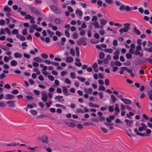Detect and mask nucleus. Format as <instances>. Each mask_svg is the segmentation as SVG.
<instances>
[{
  "mask_svg": "<svg viewBox=\"0 0 152 152\" xmlns=\"http://www.w3.org/2000/svg\"><path fill=\"white\" fill-rule=\"evenodd\" d=\"M19 145V143L18 142H12L11 143L7 144L8 146H17Z\"/></svg>",
  "mask_w": 152,
  "mask_h": 152,
  "instance_id": "22",
  "label": "nucleus"
},
{
  "mask_svg": "<svg viewBox=\"0 0 152 152\" xmlns=\"http://www.w3.org/2000/svg\"><path fill=\"white\" fill-rule=\"evenodd\" d=\"M108 110L110 112H112L114 111L113 107L109 106L108 107Z\"/></svg>",
  "mask_w": 152,
  "mask_h": 152,
  "instance_id": "60",
  "label": "nucleus"
},
{
  "mask_svg": "<svg viewBox=\"0 0 152 152\" xmlns=\"http://www.w3.org/2000/svg\"><path fill=\"white\" fill-rule=\"evenodd\" d=\"M30 113L33 115H35L37 114V112L34 110H31Z\"/></svg>",
  "mask_w": 152,
  "mask_h": 152,
  "instance_id": "41",
  "label": "nucleus"
},
{
  "mask_svg": "<svg viewBox=\"0 0 152 152\" xmlns=\"http://www.w3.org/2000/svg\"><path fill=\"white\" fill-rule=\"evenodd\" d=\"M125 10L127 11H129L132 10V8H130L129 6H127L126 7L125 6Z\"/></svg>",
  "mask_w": 152,
  "mask_h": 152,
  "instance_id": "37",
  "label": "nucleus"
},
{
  "mask_svg": "<svg viewBox=\"0 0 152 152\" xmlns=\"http://www.w3.org/2000/svg\"><path fill=\"white\" fill-rule=\"evenodd\" d=\"M47 95H48V97L49 99H50L52 98L53 96L52 93L50 92L48 93Z\"/></svg>",
  "mask_w": 152,
  "mask_h": 152,
  "instance_id": "49",
  "label": "nucleus"
},
{
  "mask_svg": "<svg viewBox=\"0 0 152 152\" xmlns=\"http://www.w3.org/2000/svg\"><path fill=\"white\" fill-rule=\"evenodd\" d=\"M148 94L149 95V99L152 101V89L149 91Z\"/></svg>",
  "mask_w": 152,
  "mask_h": 152,
  "instance_id": "35",
  "label": "nucleus"
},
{
  "mask_svg": "<svg viewBox=\"0 0 152 152\" xmlns=\"http://www.w3.org/2000/svg\"><path fill=\"white\" fill-rule=\"evenodd\" d=\"M134 31L135 34L137 35H140V31L136 27H134Z\"/></svg>",
  "mask_w": 152,
  "mask_h": 152,
  "instance_id": "21",
  "label": "nucleus"
},
{
  "mask_svg": "<svg viewBox=\"0 0 152 152\" xmlns=\"http://www.w3.org/2000/svg\"><path fill=\"white\" fill-rule=\"evenodd\" d=\"M111 98L112 99L113 103H114L116 101L117 98L113 95H111Z\"/></svg>",
  "mask_w": 152,
  "mask_h": 152,
  "instance_id": "27",
  "label": "nucleus"
},
{
  "mask_svg": "<svg viewBox=\"0 0 152 152\" xmlns=\"http://www.w3.org/2000/svg\"><path fill=\"white\" fill-rule=\"evenodd\" d=\"M27 28H25L22 31V34L23 35H26L27 34Z\"/></svg>",
  "mask_w": 152,
  "mask_h": 152,
  "instance_id": "50",
  "label": "nucleus"
},
{
  "mask_svg": "<svg viewBox=\"0 0 152 152\" xmlns=\"http://www.w3.org/2000/svg\"><path fill=\"white\" fill-rule=\"evenodd\" d=\"M50 7L51 9L56 14H61V11L55 5H52Z\"/></svg>",
  "mask_w": 152,
  "mask_h": 152,
  "instance_id": "3",
  "label": "nucleus"
},
{
  "mask_svg": "<svg viewBox=\"0 0 152 152\" xmlns=\"http://www.w3.org/2000/svg\"><path fill=\"white\" fill-rule=\"evenodd\" d=\"M121 100L125 103L127 104H130L132 103L131 101L128 99H121Z\"/></svg>",
  "mask_w": 152,
  "mask_h": 152,
  "instance_id": "9",
  "label": "nucleus"
},
{
  "mask_svg": "<svg viewBox=\"0 0 152 152\" xmlns=\"http://www.w3.org/2000/svg\"><path fill=\"white\" fill-rule=\"evenodd\" d=\"M73 60V58L71 57H68L66 59V61L67 63H70Z\"/></svg>",
  "mask_w": 152,
  "mask_h": 152,
  "instance_id": "17",
  "label": "nucleus"
},
{
  "mask_svg": "<svg viewBox=\"0 0 152 152\" xmlns=\"http://www.w3.org/2000/svg\"><path fill=\"white\" fill-rule=\"evenodd\" d=\"M65 124L67 126L70 127H74L76 125L74 123H70L67 122H66Z\"/></svg>",
  "mask_w": 152,
  "mask_h": 152,
  "instance_id": "11",
  "label": "nucleus"
},
{
  "mask_svg": "<svg viewBox=\"0 0 152 152\" xmlns=\"http://www.w3.org/2000/svg\"><path fill=\"white\" fill-rule=\"evenodd\" d=\"M11 93L12 94H17L18 93V91L17 90H14L12 91Z\"/></svg>",
  "mask_w": 152,
  "mask_h": 152,
  "instance_id": "51",
  "label": "nucleus"
},
{
  "mask_svg": "<svg viewBox=\"0 0 152 152\" xmlns=\"http://www.w3.org/2000/svg\"><path fill=\"white\" fill-rule=\"evenodd\" d=\"M41 140L43 142L46 143H48L49 142L48 137L45 134L42 135L41 139Z\"/></svg>",
  "mask_w": 152,
  "mask_h": 152,
  "instance_id": "5",
  "label": "nucleus"
},
{
  "mask_svg": "<svg viewBox=\"0 0 152 152\" xmlns=\"http://www.w3.org/2000/svg\"><path fill=\"white\" fill-rule=\"evenodd\" d=\"M18 63L17 61L15 60H12L10 62V64L12 66H15L17 65Z\"/></svg>",
  "mask_w": 152,
  "mask_h": 152,
  "instance_id": "19",
  "label": "nucleus"
},
{
  "mask_svg": "<svg viewBox=\"0 0 152 152\" xmlns=\"http://www.w3.org/2000/svg\"><path fill=\"white\" fill-rule=\"evenodd\" d=\"M55 22L57 24H63V21L59 18H56L54 20Z\"/></svg>",
  "mask_w": 152,
  "mask_h": 152,
  "instance_id": "10",
  "label": "nucleus"
},
{
  "mask_svg": "<svg viewBox=\"0 0 152 152\" xmlns=\"http://www.w3.org/2000/svg\"><path fill=\"white\" fill-rule=\"evenodd\" d=\"M72 36L73 38L75 39L77 38L78 37V34L77 33H73Z\"/></svg>",
  "mask_w": 152,
  "mask_h": 152,
  "instance_id": "48",
  "label": "nucleus"
},
{
  "mask_svg": "<svg viewBox=\"0 0 152 152\" xmlns=\"http://www.w3.org/2000/svg\"><path fill=\"white\" fill-rule=\"evenodd\" d=\"M119 73L121 75L124 73V70H127V68L125 67H121L119 68Z\"/></svg>",
  "mask_w": 152,
  "mask_h": 152,
  "instance_id": "12",
  "label": "nucleus"
},
{
  "mask_svg": "<svg viewBox=\"0 0 152 152\" xmlns=\"http://www.w3.org/2000/svg\"><path fill=\"white\" fill-rule=\"evenodd\" d=\"M97 4L99 6H101L102 4V1L101 0H98L97 1Z\"/></svg>",
  "mask_w": 152,
  "mask_h": 152,
  "instance_id": "61",
  "label": "nucleus"
},
{
  "mask_svg": "<svg viewBox=\"0 0 152 152\" xmlns=\"http://www.w3.org/2000/svg\"><path fill=\"white\" fill-rule=\"evenodd\" d=\"M76 14L78 15L79 16H81L82 15V11L79 10H77L76 11Z\"/></svg>",
  "mask_w": 152,
  "mask_h": 152,
  "instance_id": "30",
  "label": "nucleus"
},
{
  "mask_svg": "<svg viewBox=\"0 0 152 152\" xmlns=\"http://www.w3.org/2000/svg\"><path fill=\"white\" fill-rule=\"evenodd\" d=\"M125 122L126 123V125L130 126L133 123V121L132 120L126 119L125 120Z\"/></svg>",
  "mask_w": 152,
  "mask_h": 152,
  "instance_id": "13",
  "label": "nucleus"
},
{
  "mask_svg": "<svg viewBox=\"0 0 152 152\" xmlns=\"http://www.w3.org/2000/svg\"><path fill=\"white\" fill-rule=\"evenodd\" d=\"M145 50L147 51L152 53V47H150L148 49V48H145Z\"/></svg>",
  "mask_w": 152,
  "mask_h": 152,
  "instance_id": "42",
  "label": "nucleus"
},
{
  "mask_svg": "<svg viewBox=\"0 0 152 152\" xmlns=\"http://www.w3.org/2000/svg\"><path fill=\"white\" fill-rule=\"evenodd\" d=\"M7 104H8V106L10 107H14L16 105L14 102L12 101H9L6 102Z\"/></svg>",
  "mask_w": 152,
  "mask_h": 152,
  "instance_id": "8",
  "label": "nucleus"
},
{
  "mask_svg": "<svg viewBox=\"0 0 152 152\" xmlns=\"http://www.w3.org/2000/svg\"><path fill=\"white\" fill-rule=\"evenodd\" d=\"M18 33V30L17 29H14L12 31V33L14 35L17 34Z\"/></svg>",
  "mask_w": 152,
  "mask_h": 152,
  "instance_id": "31",
  "label": "nucleus"
},
{
  "mask_svg": "<svg viewBox=\"0 0 152 152\" xmlns=\"http://www.w3.org/2000/svg\"><path fill=\"white\" fill-rule=\"evenodd\" d=\"M122 64L118 61H116L115 62V65L117 66H121Z\"/></svg>",
  "mask_w": 152,
  "mask_h": 152,
  "instance_id": "46",
  "label": "nucleus"
},
{
  "mask_svg": "<svg viewBox=\"0 0 152 152\" xmlns=\"http://www.w3.org/2000/svg\"><path fill=\"white\" fill-rule=\"evenodd\" d=\"M29 9L33 13L38 15H41V12L37 10L36 8L34 7L29 6Z\"/></svg>",
  "mask_w": 152,
  "mask_h": 152,
  "instance_id": "2",
  "label": "nucleus"
},
{
  "mask_svg": "<svg viewBox=\"0 0 152 152\" xmlns=\"http://www.w3.org/2000/svg\"><path fill=\"white\" fill-rule=\"evenodd\" d=\"M77 78L82 82H84L85 80V79L83 77H77Z\"/></svg>",
  "mask_w": 152,
  "mask_h": 152,
  "instance_id": "39",
  "label": "nucleus"
},
{
  "mask_svg": "<svg viewBox=\"0 0 152 152\" xmlns=\"http://www.w3.org/2000/svg\"><path fill=\"white\" fill-rule=\"evenodd\" d=\"M75 65L77 66L78 67H80L82 65V64L81 63H78L77 62H75L74 63Z\"/></svg>",
  "mask_w": 152,
  "mask_h": 152,
  "instance_id": "54",
  "label": "nucleus"
},
{
  "mask_svg": "<svg viewBox=\"0 0 152 152\" xmlns=\"http://www.w3.org/2000/svg\"><path fill=\"white\" fill-rule=\"evenodd\" d=\"M141 125L142 126V127L143 129H144V130H146L147 128V126L145 124L143 123H142Z\"/></svg>",
  "mask_w": 152,
  "mask_h": 152,
  "instance_id": "45",
  "label": "nucleus"
},
{
  "mask_svg": "<svg viewBox=\"0 0 152 152\" xmlns=\"http://www.w3.org/2000/svg\"><path fill=\"white\" fill-rule=\"evenodd\" d=\"M63 96H56L55 97V99L56 100H58L59 102H64V100L63 99Z\"/></svg>",
  "mask_w": 152,
  "mask_h": 152,
  "instance_id": "7",
  "label": "nucleus"
},
{
  "mask_svg": "<svg viewBox=\"0 0 152 152\" xmlns=\"http://www.w3.org/2000/svg\"><path fill=\"white\" fill-rule=\"evenodd\" d=\"M33 60L35 61L38 62H42L43 61V60L42 59H41L40 58H38V57H35L33 58Z\"/></svg>",
  "mask_w": 152,
  "mask_h": 152,
  "instance_id": "15",
  "label": "nucleus"
},
{
  "mask_svg": "<svg viewBox=\"0 0 152 152\" xmlns=\"http://www.w3.org/2000/svg\"><path fill=\"white\" fill-rule=\"evenodd\" d=\"M14 96L9 94H6L5 95L4 99L5 100H10L14 98Z\"/></svg>",
  "mask_w": 152,
  "mask_h": 152,
  "instance_id": "6",
  "label": "nucleus"
},
{
  "mask_svg": "<svg viewBox=\"0 0 152 152\" xmlns=\"http://www.w3.org/2000/svg\"><path fill=\"white\" fill-rule=\"evenodd\" d=\"M134 54L136 56H139L140 57H142L143 56V53H140L138 50H136L134 51Z\"/></svg>",
  "mask_w": 152,
  "mask_h": 152,
  "instance_id": "18",
  "label": "nucleus"
},
{
  "mask_svg": "<svg viewBox=\"0 0 152 152\" xmlns=\"http://www.w3.org/2000/svg\"><path fill=\"white\" fill-rule=\"evenodd\" d=\"M47 31L48 33L50 35V37H52L54 34L49 29L47 30Z\"/></svg>",
  "mask_w": 152,
  "mask_h": 152,
  "instance_id": "32",
  "label": "nucleus"
},
{
  "mask_svg": "<svg viewBox=\"0 0 152 152\" xmlns=\"http://www.w3.org/2000/svg\"><path fill=\"white\" fill-rule=\"evenodd\" d=\"M48 78L51 81H53L54 80V77L53 76L51 75H49L48 76Z\"/></svg>",
  "mask_w": 152,
  "mask_h": 152,
  "instance_id": "55",
  "label": "nucleus"
},
{
  "mask_svg": "<svg viewBox=\"0 0 152 152\" xmlns=\"http://www.w3.org/2000/svg\"><path fill=\"white\" fill-rule=\"evenodd\" d=\"M71 77L73 79H74L76 78V76L74 75L73 72H71L70 74Z\"/></svg>",
  "mask_w": 152,
  "mask_h": 152,
  "instance_id": "63",
  "label": "nucleus"
},
{
  "mask_svg": "<svg viewBox=\"0 0 152 152\" xmlns=\"http://www.w3.org/2000/svg\"><path fill=\"white\" fill-rule=\"evenodd\" d=\"M86 31L84 29H83L80 31L79 34L80 35L82 36L86 34Z\"/></svg>",
  "mask_w": 152,
  "mask_h": 152,
  "instance_id": "40",
  "label": "nucleus"
},
{
  "mask_svg": "<svg viewBox=\"0 0 152 152\" xmlns=\"http://www.w3.org/2000/svg\"><path fill=\"white\" fill-rule=\"evenodd\" d=\"M124 27L121 28L119 30V32L120 33V35H122L124 32H127L131 26L130 24L129 23H126L124 25Z\"/></svg>",
  "mask_w": 152,
  "mask_h": 152,
  "instance_id": "1",
  "label": "nucleus"
},
{
  "mask_svg": "<svg viewBox=\"0 0 152 152\" xmlns=\"http://www.w3.org/2000/svg\"><path fill=\"white\" fill-rule=\"evenodd\" d=\"M119 9L120 11L123 10L125 9V6L124 5H121L119 7Z\"/></svg>",
  "mask_w": 152,
  "mask_h": 152,
  "instance_id": "58",
  "label": "nucleus"
},
{
  "mask_svg": "<svg viewBox=\"0 0 152 152\" xmlns=\"http://www.w3.org/2000/svg\"><path fill=\"white\" fill-rule=\"evenodd\" d=\"M34 94L36 95H39L40 92L39 91L36 90H34Z\"/></svg>",
  "mask_w": 152,
  "mask_h": 152,
  "instance_id": "59",
  "label": "nucleus"
},
{
  "mask_svg": "<svg viewBox=\"0 0 152 152\" xmlns=\"http://www.w3.org/2000/svg\"><path fill=\"white\" fill-rule=\"evenodd\" d=\"M41 56L44 59H46L48 57V55L45 53L41 54Z\"/></svg>",
  "mask_w": 152,
  "mask_h": 152,
  "instance_id": "33",
  "label": "nucleus"
},
{
  "mask_svg": "<svg viewBox=\"0 0 152 152\" xmlns=\"http://www.w3.org/2000/svg\"><path fill=\"white\" fill-rule=\"evenodd\" d=\"M65 34L68 38H69L70 37V34L68 32V31L67 30H66L65 31Z\"/></svg>",
  "mask_w": 152,
  "mask_h": 152,
  "instance_id": "44",
  "label": "nucleus"
},
{
  "mask_svg": "<svg viewBox=\"0 0 152 152\" xmlns=\"http://www.w3.org/2000/svg\"><path fill=\"white\" fill-rule=\"evenodd\" d=\"M93 25L96 28H99V26L98 22L97 21H94L93 23Z\"/></svg>",
  "mask_w": 152,
  "mask_h": 152,
  "instance_id": "24",
  "label": "nucleus"
},
{
  "mask_svg": "<svg viewBox=\"0 0 152 152\" xmlns=\"http://www.w3.org/2000/svg\"><path fill=\"white\" fill-rule=\"evenodd\" d=\"M41 94H42V100L44 102H46L48 100V95L47 94L45 93V91L42 92Z\"/></svg>",
  "mask_w": 152,
  "mask_h": 152,
  "instance_id": "4",
  "label": "nucleus"
},
{
  "mask_svg": "<svg viewBox=\"0 0 152 152\" xmlns=\"http://www.w3.org/2000/svg\"><path fill=\"white\" fill-rule=\"evenodd\" d=\"M84 41V40L83 39V38H80L79 39L77 42L78 45H81Z\"/></svg>",
  "mask_w": 152,
  "mask_h": 152,
  "instance_id": "25",
  "label": "nucleus"
},
{
  "mask_svg": "<svg viewBox=\"0 0 152 152\" xmlns=\"http://www.w3.org/2000/svg\"><path fill=\"white\" fill-rule=\"evenodd\" d=\"M4 30L5 31H6L7 32V33L8 34H10V30L8 28H6L4 29Z\"/></svg>",
  "mask_w": 152,
  "mask_h": 152,
  "instance_id": "43",
  "label": "nucleus"
},
{
  "mask_svg": "<svg viewBox=\"0 0 152 152\" xmlns=\"http://www.w3.org/2000/svg\"><path fill=\"white\" fill-rule=\"evenodd\" d=\"M75 50L76 51V56L78 57L80 56L79 48L78 47H75Z\"/></svg>",
  "mask_w": 152,
  "mask_h": 152,
  "instance_id": "28",
  "label": "nucleus"
},
{
  "mask_svg": "<svg viewBox=\"0 0 152 152\" xmlns=\"http://www.w3.org/2000/svg\"><path fill=\"white\" fill-rule=\"evenodd\" d=\"M104 123V124L107 126H112L113 125V123L110 122H105Z\"/></svg>",
  "mask_w": 152,
  "mask_h": 152,
  "instance_id": "38",
  "label": "nucleus"
},
{
  "mask_svg": "<svg viewBox=\"0 0 152 152\" xmlns=\"http://www.w3.org/2000/svg\"><path fill=\"white\" fill-rule=\"evenodd\" d=\"M65 82L66 83L69 84H70L71 83V82L70 80L68 78H66L65 80Z\"/></svg>",
  "mask_w": 152,
  "mask_h": 152,
  "instance_id": "53",
  "label": "nucleus"
},
{
  "mask_svg": "<svg viewBox=\"0 0 152 152\" xmlns=\"http://www.w3.org/2000/svg\"><path fill=\"white\" fill-rule=\"evenodd\" d=\"M14 56L16 58H20L22 57V55L20 53H15L14 54Z\"/></svg>",
  "mask_w": 152,
  "mask_h": 152,
  "instance_id": "20",
  "label": "nucleus"
},
{
  "mask_svg": "<svg viewBox=\"0 0 152 152\" xmlns=\"http://www.w3.org/2000/svg\"><path fill=\"white\" fill-rule=\"evenodd\" d=\"M26 98L28 100H33L34 99L31 96H26Z\"/></svg>",
  "mask_w": 152,
  "mask_h": 152,
  "instance_id": "47",
  "label": "nucleus"
},
{
  "mask_svg": "<svg viewBox=\"0 0 152 152\" xmlns=\"http://www.w3.org/2000/svg\"><path fill=\"white\" fill-rule=\"evenodd\" d=\"M100 22L101 25H104L107 22V20L105 19H100Z\"/></svg>",
  "mask_w": 152,
  "mask_h": 152,
  "instance_id": "14",
  "label": "nucleus"
},
{
  "mask_svg": "<svg viewBox=\"0 0 152 152\" xmlns=\"http://www.w3.org/2000/svg\"><path fill=\"white\" fill-rule=\"evenodd\" d=\"M126 56L127 59H130L132 57V55L129 53L126 54Z\"/></svg>",
  "mask_w": 152,
  "mask_h": 152,
  "instance_id": "57",
  "label": "nucleus"
},
{
  "mask_svg": "<svg viewBox=\"0 0 152 152\" xmlns=\"http://www.w3.org/2000/svg\"><path fill=\"white\" fill-rule=\"evenodd\" d=\"M115 4L118 6H120L121 4V3L119 1H115Z\"/></svg>",
  "mask_w": 152,
  "mask_h": 152,
  "instance_id": "64",
  "label": "nucleus"
},
{
  "mask_svg": "<svg viewBox=\"0 0 152 152\" xmlns=\"http://www.w3.org/2000/svg\"><path fill=\"white\" fill-rule=\"evenodd\" d=\"M104 56V54L103 52H101L99 54V57L100 59H103Z\"/></svg>",
  "mask_w": 152,
  "mask_h": 152,
  "instance_id": "29",
  "label": "nucleus"
},
{
  "mask_svg": "<svg viewBox=\"0 0 152 152\" xmlns=\"http://www.w3.org/2000/svg\"><path fill=\"white\" fill-rule=\"evenodd\" d=\"M67 9L70 12H72L73 11V10L70 6H68Z\"/></svg>",
  "mask_w": 152,
  "mask_h": 152,
  "instance_id": "62",
  "label": "nucleus"
},
{
  "mask_svg": "<svg viewBox=\"0 0 152 152\" xmlns=\"http://www.w3.org/2000/svg\"><path fill=\"white\" fill-rule=\"evenodd\" d=\"M70 53L73 56H75V50H74V49L72 48L70 49Z\"/></svg>",
  "mask_w": 152,
  "mask_h": 152,
  "instance_id": "26",
  "label": "nucleus"
},
{
  "mask_svg": "<svg viewBox=\"0 0 152 152\" xmlns=\"http://www.w3.org/2000/svg\"><path fill=\"white\" fill-rule=\"evenodd\" d=\"M0 48L5 51H7L9 48L6 46L4 45H0Z\"/></svg>",
  "mask_w": 152,
  "mask_h": 152,
  "instance_id": "16",
  "label": "nucleus"
},
{
  "mask_svg": "<svg viewBox=\"0 0 152 152\" xmlns=\"http://www.w3.org/2000/svg\"><path fill=\"white\" fill-rule=\"evenodd\" d=\"M4 10L8 13H10L11 11V9L7 6H5L4 8Z\"/></svg>",
  "mask_w": 152,
  "mask_h": 152,
  "instance_id": "23",
  "label": "nucleus"
},
{
  "mask_svg": "<svg viewBox=\"0 0 152 152\" xmlns=\"http://www.w3.org/2000/svg\"><path fill=\"white\" fill-rule=\"evenodd\" d=\"M99 121H104L105 120V118L104 117L102 116L99 117L98 118Z\"/></svg>",
  "mask_w": 152,
  "mask_h": 152,
  "instance_id": "52",
  "label": "nucleus"
},
{
  "mask_svg": "<svg viewBox=\"0 0 152 152\" xmlns=\"http://www.w3.org/2000/svg\"><path fill=\"white\" fill-rule=\"evenodd\" d=\"M24 18L25 19H28L30 18H33V19H34V18L31 16L29 14H28V15H26V16L24 17Z\"/></svg>",
  "mask_w": 152,
  "mask_h": 152,
  "instance_id": "34",
  "label": "nucleus"
},
{
  "mask_svg": "<svg viewBox=\"0 0 152 152\" xmlns=\"http://www.w3.org/2000/svg\"><path fill=\"white\" fill-rule=\"evenodd\" d=\"M51 64H52L53 65L55 66H58L59 65V63H58L54 62L53 61L51 62Z\"/></svg>",
  "mask_w": 152,
  "mask_h": 152,
  "instance_id": "56",
  "label": "nucleus"
},
{
  "mask_svg": "<svg viewBox=\"0 0 152 152\" xmlns=\"http://www.w3.org/2000/svg\"><path fill=\"white\" fill-rule=\"evenodd\" d=\"M99 91L102 90L103 91H104L105 90V88L104 86L101 85L99 86Z\"/></svg>",
  "mask_w": 152,
  "mask_h": 152,
  "instance_id": "36",
  "label": "nucleus"
}]
</instances>
